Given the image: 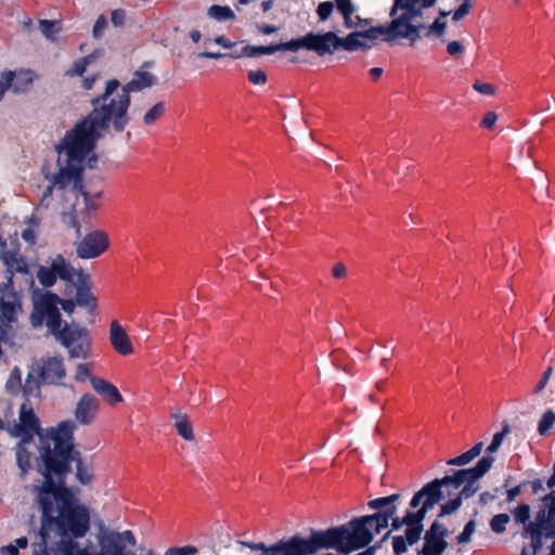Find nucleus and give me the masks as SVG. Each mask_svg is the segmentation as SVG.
Returning a JSON list of instances; mask_svg holds the SVG:
<instances>
[{
  "mask_svg": "<svg viewBox=\"0 0 555 555\" xmlns=\"http://www.w3.org/2000/svg\"><path fill=\"white\" fill-rule=\"evenodd\" d=\"M72 422H61L42 437L41 457L44 463V482L36 487L37 502L42 512L39 541L34 543L35 555H49L47 544L50 531L55 529L62 538H83L90 529L88 507L78 504L63 486L74 447Z\"/></svg>",
  "mask_w": 555,
  "mask_h": 555,
  "instance_id": "f257e3e1",
  "label": "nucleus"
},
{
  "mask_svg": "<svg viewBox=\"0 0 555 555\" xmlns=\"http://www.w3.org/2000/svg\"><path fill=\"white\" fill-rule=\"evenodd\" d=\"M116 79L106 82L104 93L92 100L94 109L60 141L92 166L96 163L95 143L103 130L121 132L129 122L130 95Z\"/></svg>",
  "mask_w": 555,
  "mask_h": 555,
  "instance_id": "f03ea898",
  "label": "nucleus"
},
{
  "mask_svg": "<svg viewBox=\"0 0 555 555\" xmlns=\"http://www.w3.org/2000/svg\"><path fill=\"white\" fill-rule=\"evenodd\" d=\"M436 2L437 0H393L389 24L351 33L346 38L338 37L337 50L356 51L367 48L370 46L365 40L374 41L378 36L387 42L406 39L413 46L421 38V30L425 27L426 10Z\"/></svg>",
  "mask_w": 555,
  "mask_h": 555,
  "instance_id": "7ed1b4c3",
  "label": "nucleus"
},
{
  "mask_svg": "<svg viewBox=\"0 0 555 555\" xmlns=\"http://www.w3.org/2000/svg\"><path fill=\"white\" fill-rule=\"evenodd\" d=\"M55 151L57 152V171L47 175L51 184L43 192L38 210L51 209L65 214V210L59 207V199L76 197L79 194L83 196L87 206L94 208L93 204H89L88 194L82 191V173L87 168H93L94 166L61 142L55 146Z\"/></svg>",
  "mask_w": 555,
  "mask_h": 555,
  "instance_id": "20e7f679",
  "label": "nucleus"
},
{
  "mask_svg": "<svg viewBox=\"0 0 555 555\" xmlns=\"http://www.w3.org/2000/svg\"><path fill=\"white\" fill-rule=\"evenodd\" d=\"M55 299V296H42L36 301L30 317L33 326L44 323L54 338L68 350L69 358L87 359L90 354L87 330L75 323L63 322Z\"/></svg>",
  "mask_w": 555,
  "mask_h": 555,
  "instance_id": "39448f33",
  "label": "nucleus"
},
{
  "mask_svg": "<svg viewBox=\"0 0 555 555\" xmlns=\"http://www.w3.org/2000/svg\"><path fill=\"white\" fill-rule=\"evenodd\" d=\"M494 459L490 455L483 456L476 466L467 469H460L453 476H446L442 479H435L425 485L411 500V507L415 508L421 503L431 501L433 507L441 500L452 499L456 495L464 498L472 496L478 490V480L491 468Z\"/></svg>",
  "mask_w": 555,
  "mask_h": 555,
  "instance_id": "423d86ee",
  "label": "nucleus"
},
{
  "mask_svg": "<svg viewBox=\"0 0 555 555\" xmlns=\"http://www.w3.org/2000/svg\"><path fill=\"white\" fill-rule=\"evenodd\" d=\"M54 427L48 428L44 431H40L39 418L35 414V411L27 402L23 403L20 408L18 420L8 426V431L11 436L20 438L21 443L16 450L17 464L23 473L27 472L30 467L31 454L25 449V444L28 443L35 435L39 436L40 446L39 453L41 454L42 437L52 430ZM41 464L39 465L40 473L44 476L42 470L44 469V463L40 456Z\"/></svg>",
  "mask_w": 555,
  "mask_h": 555,
  "instance_id": "0eeeda50",
  "label": "nucleus"
},
{
  "mask_svg": "<svg viewBox=\"0 0 555 555\" xmlns=\"http://www.w3.org/2000/svg\"><path fill=\"white\" fill-rule=\"evenodd\" d=\"M135 543V538L130 530L119 532L101 526L96 534L98 551L80 548L75 544L64 555H135L127 552V544L134 546Z\"/></svg>",
  "mask_w": 555,
  "mask_h": 555,
  "instance_id": "6e6552de",
  "label": "nucleus"
},
{
  "mask_svg": "<svg viewBox=\"0 0 555 555\" xmlns=\"http://www.w3.org/2000/svg\"><path fill=\"white\" fill-rule=\"evenodd\" d=\"M431 508V501L423 502L422 507L417 512H408L403 518H393L395 514L397 513V508L396 506H391L384 513H376L374 515L363 516L359 519L349 521L347 525L360 521L363 524L366 531L370 533V541H367V543L359 547L362 548L366 546L376 534H378L383 529L388 527L390 519H392V529L398 530L404 525L408 526L413 522H422L423 519L425 518L426 513Z\"/></svg>",
  "mask_w": 555,
  "mask_h": 555,
  "instance_id": "1a4fd4ad",
  "label": "nucleus"
},
{
  "mask_svg": "<svg viewBox=\"0 0 555 555\" xmlns=\"http://www.w3.org/2000/svg\"><path fill=\"white\" fill-rule=\"evenodd\" d=\"M82 272L72 266L61 254L50 256L37 270V280L43 287L53 286L57 279L73 283Z\"/></svg>",
  "mask_w": 555,
  "mask_h": 555,
  "instance_id": "9d476101",
  "label": "nucleus"
},
{
  "mask_svg": "<svg viewBox=\"0 0 555 555\" xmlns=\"http://www.w3.org/2000/svg\"><path fill=\"white\" fill-rule=\"evenodd\" d=\"M528 531L531 533L534 547L540 546L542 535L552 537L555 533V490L543 498L542 508Z\"/></svg>",
  "mask_w": 555,
  "mask_h": 555,
  "instance_id": "9b49d317",
  "label": "nucleus"
},
{
  "mask_svg": "<svg viewBox=\"0 0 555 555\" xmlns=\"http://www.w3.org/2000/svg\"><path fill=\"white\" fill-rule=\"evenodd\" d=\"M34 372L41 383L48 385H63L66 377L64 360L60 356H47L34 364Z\"/></svg>",
  "mask_w": 555,
  "mask_h": 555,
  "instance_id": "f8f14e48",
  "label": "nucleus"
},
{
  "mask_svg": "<svg viewBox=\"0 0 555 555\" xmlns=\"http://www.w3.org/2000/svg\"><path fill=\"white\" fill-rule=\"evenodd\" d=\"M100 400L94 395L85 392L75 403L73 411L74 421L66 420L65 422H72L75 425L74 430L76 429L77 424L81 426H89L95 421L100 412Z\"/></svg>",
  "mask_w": 555,
  "mask_h": 555,
  "instance_id": "ddd939ff",
  "label": "nucleus"
},
{
  "mask_svg": "<svg viewBox=\"0 0 555 555\" xmlns=\"http://www.w3.org/2000/svg\"><path fill=\"white\" fill-rule=\"evenodd\" d=\"M108 246V235L102 230H95L86 234L78 243L76 253L81 259H92L102 255Z\"/></svg>",
  "mask_w": 555,
  "mask_h": 555,
  "instance_id": "4468645a",
  "label": "nucleus"
},
{
  "mask_svg": "<svg viewBox=\"0 0 555 555\" xmlns=\"http://www.w3.org/2000/svg\"><path fill=\"white\" fill-rule=\"evenodd\" d=\"M0 260L7 268L8 282L5 284H12V278L15 272H28V263L26 259L21 255L20 247L15 243L1 244Z\"/></svg>",
  "mask_w": 555,
  "mask_h": 555,
  "instance_id": "2eb2a0df",
  "label": "nucleus"
},
{
  "mask_svg": "<svg viewBox=\"0 0 555 555\" xmlns=\"http://www.w3.org/2000/svg\"><path fill=\"white\" fill-rule=\"evenodd\" d=\"M307 50L315 52L318 55L332 54L337 50L338 36L333 31L323 34L308 33L306 35Z\"/></svg>",
  "mask_w": 555,
  "mask_h": 555,
  "instance_id": "dca6fc26",
  "label": "nucleus"
},
{
  "mask_svg": "<svg viewBox=\"0 0 555 555\" xmlns=\"http://www.w3.org/2000/svg\"><path fill=\"white\" fill-rule=\"evenodd\" d=\"M108 339L113 349L120 356L132 354L134 349L127 330L117 321L109 324Z\"/></svg>",
  "mask_w": 555,
  "mask_h": 555,
  "instance_id": "f3484780",
  "label": "nucleus"
},
{
  "mask_svg": "<svg viewBox=\"0 0 555 555\" xmlns=\"http://www.w3.org/2000/svg\"><path fill=\"white\" fill-rule=\"evenodd\" d=\"M279 51L278 44H271V46H245L242 48L240 52H233V53H217V52H202L198 54L199 57L205 59H221V57H231V59H240V57H255L262 54H272L274 52Z\"/></svg>",
  "mask_w": 555,
  "mask_h": 555,
  "instance_id": "a211bd4d",
  "label": "nucleus"
},
{
  "mask_svg": "<svg viewBox=\"0 0 555 555\" xmlns=\"http://www.w3.org/2000/svg\"><path fill=\"white\" fill-rule=\"evenodd\" d=\"M72 284L76 287V304L91 310L95 309L96 298L91 293L89 275L82 271Z\"/></svg>",
  "mask_w": 555,
  "mask_h": 555,
  "instance_id": "6ab92c4d",
  "label": "nucleus"
},
{
  "mask_svg": "<svg viewBox=\"0 0 555 555\" xmlns=\"http://www.w3.org/2000/svg\"><path fill=\"white\" fill-rule=\"evenodd\" d=\"M91 387L96 395L102 397L111 405L120 403L124 400L117 387L102 377L93 378L91 380Z\"/></svg>",
  "mask_w": 555,
  "mask_h": 555,
  "instance_id": "aec40b11",
  "label": "nucleus"
},
{
  "mask_svg": "<svg viewBox=\"0 0 555 555\" xmlns=\"http://www.w3.org/2000/svg\"><path fill=\"white\" fill-rule=\"evenodd\" d=\"M156 83V77L149 72L138 70L133 74L132 79L119 89L129 94L130 92H138L145 88H150Z\"/></svg>",
  "mask_w": 555,
  "mask_h": 555,
  "instance_id": "412c9836",
  "label": "nucleus"
},
{
  "mask_svg": "<svg viewBox=\"0 0 555 555\" xmlns=\"http://www.w3.org/2000/svg\"><path fill=\"white\" fill-rule=\"evenodd\" d=\"M337 11L343 15L346 27L353 28L360 24V17H352L356 12V7L351 0H335Z\"/></svg>",
  "mask_w": 555,
  "mask_h": 555,
  "instance_id": "4be33fe9",
  "label": "nucleus"
},
{
  "mask_svg": "<svg viewBox=\"0 0 555 555\" xmlns=\"http://www.w3.org/2000/svg\"><path fill=\"white\" fill-rule=\"evenodd\" d=\"M443 535V532L440 535L426 534L422 553L424 555H441L447 547Z\"/></svg>",
  "mask_w": 555,
  "mask_h": 555,
  "instance_id": "5701e85b",
  "label": "nucleus"
},
{
  "mask_svg": "<svg viewBox=\"0 0 555 555\" xmlns=\"http://www.w3.org/2000/svg\"><path fill=\"white\" fill-rule=\"evenodd\" d=\"M172 417L175 420V427H176L178 434L184 440L193 441L194 440L193 426H192V423L188 420V417L184 414H181L180 412H175L172 414Z\"/></svg>",
  "mask_w": 555,
  "mask_h": 555,
  "instance_id": "b1692460",
  "label": "nucleus"
},
{
  "mask_svg": "<svg viewBox=\"0 0 555 555\" xmlns=\"http://www.w3.org/2000/svg\"><path fill=\"white\" fill-rule=\"evenodd\" d=\"M482 449H483V443L478 442L472 449L464 452L463 454L449 460L448 464L449 465H457V466L468 464L469 462H472L475 457H477L481 453Z\"/></svg>",
  "mask_w": 555,
  "mask_h": 555,
  "instance_id": "393cba45",
  "label": "nucleus"
},
{
  "mask_svg": "<svg viewBox=\"0 0 555 555\" xmlns=\"http://www.w3.org/2000/svg\"><path fill=\"white\" fill-rule=\"evenodd\" d=\"M76 478L82 485H89L93 480V467L81 459L76 460Z\"/></svg>",
  "mask_w": 555,
  "mask_h": 555,
  "instance_id": "a878e982",
  "label": "nucleus"
},
{
  "mask_svg": "<svg viewBox=\"0 0 555 555\" xmlns=\"http://www.w3.org/2000/svg\"><path fill=\"white\" fill-rule=\"evenodd\" d=\"M92 371H93L92 363H87V362L79 363V364H77V366L75 369L74 379L77 383H85V382L89 380V383L91 384V380L93 378L100 377V376L94 375L92 373Z\"/></svg>",
  "mask_w": 555,
  "mask_h": 555,
  "instance_id": "bb28decb",
  "label": "nucleus"
},
{
  "mask_svg": "<svg viewBox=\"0 0 555 555\" xmlns=\"http://www.w3.org/2000/svg\"><path fill=\"white\" fill-rule=\"evenodd\" d=\"M207 15L210 18L216 20V21H227V20L235 18V14L230 7H227V5L222 7V5H218V4L211 5L207 10Z\"/></svg>",
  "mask_w": 555,
  "mask_h": 555,
  "instance_id": "cd10ccee",
  "label": "nucleus"
},
{
  "mask_svg": "<svg viewBox=\"0 0 555 555\" xmlns=\"http://www.w3.org/2000/svg\"><path fill=\"white\" fill-rule=\"evenodd\" d=\"M39 29L47 39L54 40L61 33L62 25L56 21L41 20L39 21Z\"/></svg>",
  "mask_w": 555,
  "mask_h": 555,
  "instance_id": "c85d7f7f",
  "label": "nucleus"
},
{
  "mask_svg": "<svg viewBox=\"0 0 555 555\" xmlns=\"http://www.w3.org/2000/svg\"><path fill=\"white\" fill-rule=\"evenodd\" d=\"M28 546L26 537L16 539L13 543L0 547L1 555H20V550H25Z\"/></svg>",
  "mask_w": 555,
  "mask_h": 555,
  "instance_id": "c756f323",
  "label": "nucleus"
},
{
  "mask_svg": "<svg viewBox=\"0 0 555 555\" xmlns=\"http://www.w3.org/2000/svg\"><path fill=\"white\" fill-rule=\"evenodd\" d=\"M433 8H434V5L431 7V9H433ZM429 10H430V8L426 10V16H425V20H424V21H425V27L421 30V33H422L424 29H426V28H427L426 36H428V37H429V36H438V37H439V36H441V35L444 33L446 27H447V24H446V22L441 21L440 18H436V20L434 21V23H433V24H430V25L427 27V21H428V18H429V16H428V11H429Z\"/></svg>",
  "mask_w": 555,
  "mask_h": 555,
  "instance_id": "7c9ffc66",
  "label": "nucleus"
},
{
  "mask_svg": "<svg viewBox=\"0 0 555 555\" xmlns=\"http://www.w3.org/2000/svg\"><path fill=\"white\" fill-rule=\"evenodd\" d=\"M16 74L12 70H4L0 75V101L3 99L5 92L12 87L15 92L18 91L16 86H13V80Z\"/></svg>",
  "mask_w": 555,
  "mask_h": 555,
  "instance_id": "2f4dec72",
  "label": "nucleus"
},
{
  "mask_svg": "<svg viewBox=\"0 0 555 555\" xmlns=\"http://www.w3.org/2000/svg\"><path fill=\"white\" fill-rule=\"evenodd\" d=\"M555 425V413L552 410H547L541 416L538 424V431L541 436H545Z\"/></svg>",
  "mask_w": 555,
  "mask_h": 555,
  "instance_id": "473e14b6",
  "label": "nucleus"
},
{
  "mask_svg": "<svg viewBox=\"0 0 555 555\" xmlns=\"http://www.w3.org/2000/svg\"><path fill=\"white\" fill-rule=\"evenodd\" d=\"M165 104L163 102L156 103L150 111L143 116V122L145 125H153L159 117L165 113Z\"/></svg>",
  "mask_w": 555,
  "mask_h": 555,
  "instance_id": "72a5a7b5",
  "label": "nucleus"
},
{
  "mask_svg": "<svg viewBox=\"0 0 555 555\" xmlns=\"http://www.w3.org/2000/svg\"><path fill=\"white\" fill-rule=\"evenodd\" d=\"M507 434H509V426H508L507 423H504L502 430L496 433L493 436V439H492L491 443L487 448V452L488 453L496 452L498 449L501 447V444H502V442H503V440H504V438L506 437Z\"/></svg>",
  "mask_w": 555,
  "mask_h": 555,
  "instance_id": "f704fd0d",
  "label": "nucleus"
},
{
  "mask_svg": "<svg viewBox=\"0 0 555 555\" xmlns=\"http://www.w3.org/2000/svg\"><path fill=\"white\" fill-rule=\"evenodd\" d=\"M279 51H293L296 52L300 49H307L306 35L304 37L292 39L291 41L279 43Z\"/></svg>",
  "mask_w": 555,
  "mask_h": 555,
  "instance_id": "c9c22d12",
  "label": "nucleus"
},
{
  "mask_svg": "<svg viewBox=\"0 0 555 555\" xmlns=\"http://www.w3.org/2000/svg\"><path fill=\"white\" fill-rule=\"evenodd\" d=\"M423 530L422 522H413L406 526L405 539L409 544H414L420 540Z\"/></svg>",
  "mask_w": 555,
  "mask_h": 555,
  "instance_id": "e433bc0d",
  "label": "nucleus"
},
{
  "mask_svg": "<svg viewBox=\"0 0 555 555\" xmlns=\"http://www.w3.org/2000/svg\"><path fill=\"white\" fill-rule=\"evenodd\" d=\"M23 392L26 397H39V395H40L39 380L33 378L29 375L23 386Z\"/></svg>",
  "mask_w": 555,
  "mask_h": 555,
  "instance_id": "4c0bfd02",
  "label": "nucleus"
},
{
  "mask_svg": "<svg viewBox=\"0 0 555 555\" xmlns=\"http://www.w3.org/2000/svg\"><path fill=\"white\" fill-rule=\"evenodd\" d=\"M507 522H509V516L507 514H498L491 519L490 526L495 533H502L505 531Z\"/></svg>",
  "mask_w": 555,
  "mask_h": 555,
  "instance_id": "58836bf2",
  "label": "nucleus"
},
{
  "mask_svg": "<svg viewBox=\"0 0 555 555\" xmlns=\"http://www.w3.org/2000/svg\"><path fill=\"white\" fill-rule=\"evenodd\" d=\"M463 495H456L455 498L449 499L448 502L441 505L440 516L450 515L455 512L462 504Z\"/></svg>",
  "mask_w": 555,
  "mask_h": 555,
  "instance_id": "ea45409f",
  "label": "nucleus"
},
{
  "mask_svg": "<svg viewBox=\"0 0 555 555\" xmlns=\"http://www.w3.org/2000/svg\"><path fill=\"white\" fill-rule=\"evenodd\" d=\"M90 62V57H82L77 60L73 66L66 72L68 76H82Z\"/></svg>",
  "mask_w": 555,
  "mask_h": 555,
  "instance_id": "a19ab883",
  "label": "nucleus"
},
{
  "mask_svg": "<svg viewBox=\"0 0 555 555\" xmlns=\"http://www.w3.org/2000/svg\"><path fill=\"white\" fill-rule=\"evenodd\" d=\"M21 382L22 373L18 367H14L7 382V389L11 392H14L18 387H21Z\"/></svg>",
  "mask_w": 555,
  "mask_h": 555,
  "instance_id": "79ce46f5",
  "label": "nucleus"
},
{
  "mask_svg": "<svg viewBox=\"0 0 555 555\" xmlns=\"http://www.w3.org/2000/svg\"><path fill=\"white\" fill-rule=\"evenodd\" d=\"M198 548L193 545L176 546L168 548L164 555H196Z\"/></svg>",
  "mask_w": 555,
  "mask_h": 555,
  "instance_id": "37998d69",
  "label": "nucleus"
},
{
  "mask_svg": "<svg viewBox=\"0 0 555 555\" xmlns=\"http://www.w3.org/2000/svg\"><path fill=\"white\" fill-rule=\"evenodd\" d=\"M335 1H324L318 5L317 14L320 21H326L333 13Z\"/></svg>",
  "mask_w": 555,
  "mask_h": 555,
  "instance_id": "c03bdc74",
  "label": "nucleus"
},
{
  "mask_svg": "<svg viewBox=\"0 0 555 555\" xmlns=\"http://www.w3.org/2000/svg\"><path fill=\"white\" fill-rule=\"evenodd\" d=\"M473 8V0H464V2L454 11L453 21L457 22L466 16Z\"/></svg>",
  "mask_w": 555,
  "mask_h": 555,
  "instance_id": "a18cd8bd",
  "label": "nucleus"
},
{
  "mask_svg": "<svg viewBox=\"0 0 555 555\" xmlns=\"http://www.w3.org/2000/svg\"><path fill=\"white\" fill-rule=\"evenodd\" d=\"M248 79L253 85H264L267 82V74L261 69L249 70Z\"/></svg>",
  "mask_w": 555,
  "mask_h": 555,
  "instance_id": "49530a36",
  "label": "nucleus"
},
{
  "mask_svg": "<svg viewBox=\"0 0 555 555\" xmlns=\"http://www.w3.org/2000/svg\"><path fill=\"white\" fill-rule=\"evenodd\" d=\"M473 88L477 92H479L481 94H486V95H493L495 93V88L493 85L488 83V82H482L479 80H476L474 82Z\"/></svg>",
  "mask_w": 555,
  "mask_h": 555,
  "instance_id": "de8ad7c7",
  "label": "nucleus"
},
{
  "mask_svg": "<svg viewBox=\"0 0 555 555\" xmlns=\"http://www.w3.org/2000/svg\"><path fill=\"white\" fill-rule=\"evenodd\" d=\"M474 531H475V521L474 520H469L465 525L462 533L457 537L459 543H467L470 540V537H472Z\"/></svg>",
  "mask_w": 555,
  "mask_h": 555,
  "instance_id": "09e8293b",
  "label": "nucleus"
},
{
  "mask_svg": "<svg viewBox=\"0 0 555 555\" xmlns=\"http://www.w3.org/2000/svg\"><path fill=\"white\" fill-rule=\"evenodd\" d=\"M447 52L453 57H459L464 52V46L457 41H450L447 46Z\"/></svg>",
  "mask_w": 555,
  "mask_h": 555,
  "instance_id": "8fccbe9b",
  "label": "nucleus"
},
{
  "mask_svg": "<svg viewBox=\"0 0 555 555\" xmlns=\"http://www.w3.org/2000/svg\"><path fill=\"white\" fill-rule=\"evenodd\" d=\"M406 544H408V541L403 537L398 535L392 539L393 552L397 555H401L406 551Z\"/></svg>",
  "mask_w": 555,
  "mask_h": 555,
  "instance_id": "3c124183",
  "label": "nucleus"
},
{
  "mask_svg": "<svg viewBox=\"0 0 555 555\" xmlns=\"http://www.w3.org/2000/svg\"><path fill=\"white\" fill-rule=\"evenodd\" d=\"M126 20V12L122 9H116L111 13V22L114 26H122Z\"/></svg>",
  "mask_w": 555,
  "mask_h": 555,
  "instance_id": "603ef678",
  "label": "nucleus"
},
{
  "mask_svg": "<svg viewBox=\"0 0 555 555\" xmlns=\"http://www.w3.org/2000/svg\"><path fill=\"white\" fill-rule=\"evenodd\" d=\"M498 118H499V116H498V114H496V113H494V112H488V113L483 116V118H482V120H481L480 126H481V127H483V128H486V129H492V128L495 126V124H496V121H498Z\"/></svg>",
  "mask_w": 555,
  "mask_h": 555,
  "instance_id": "864d4df0",
  "label": "nucleus"
},
{
  "mask_svg": "<svg viewBox=\"0 0 555 555\" xmlns=\"http://www.w3.org/2000/svg\"><path fill=\"white\" fill-rule=\"evenodd\" d=\"M106 26H107V21H106L105 16L104 15H100L98 17V20L95 21V24L93 26V31H92L93 36L95 38L101 37L103 31H104V29L106 28Z\"/></svg>",
  "mask_w": 555,
  "mask_h": 555,
  "instance_id": "5fc2aeb1",
  "label": "nucleus"
},
{
  "mask_svg": "<svg viewBox=\"0 0 555 555\" xmlns=\"http://www.w3.org/2000/svg\"><path fill=\"white\" fill-rule=\"evenodd\" d=\"M22 237L25 242L34 245L37 240V230L35 227L29 225L22 232Z\"/></svg>",
  "mask_w": 555,
  "mask_h": 555,
  "instance_id": "6e6d98bb",
  "label": "nucleus"
},
{
  "mask_svg": "<svg viewBox=\"0 0 555 555\" xmlns=\"http://www.w3.org/2000/svg\"><path fill=\"white\" fill-rule=\"evenodd\" d=\"M54 296L56 297V299H55V305H56L57 302H60V305H61L62 309H63L65 312H67V313H72V312L74 311V309H75V305H77V304H76V300H75V301H74V300H70V299H69V300H64V299H62V300H61V299H59V297H57L56 295H54Z\"/></svg>",
  "mask_w": 555,
  "mask_h": 555,
  "instance_id": "4d7b16f0",
  "label": "nucleus"
},
{
  "mask_svg": "<svg viewBox=\"0 0 555 555\" xmlns=\"http://www.w3.org/2000/svg\"><path fill=\"white\" fill-rule=\"evenodd\" d=\"M332 272H333V275H334L336 279H343V278H345V276H346V274H347L346 267H345L343 263H340V262L336 263V264L333 267Z\"/></svg>",
  "mask_w": 555,
  "mask_h": 555,
  "instance_id": "13d9d810",
  "label": "nucleus"
},
{
  "mask_svg": "<svg viewBox=\"0 0 555 555\" xmlns=\"http://www.w3.org/2000/svg\"><path fill=\"white\" fill-rule=\"evenodd\" d=\"M389 505L388 502H387V499L386 496L385 498H378V499H375V500H372L369 502V506L373 509H379L382 507H385Z\"/></svg>",
  "mask_w": 555,
  "mask_h": 555,
  "instance_id": "bf43d9fd",
  "label": "nucleus"
},
{
  "mask_svg": "<svg viewBox=\"0 0 555 555\" xmlns=\"http://www.w3.org/2000/svg\"><path fill=\"white\" fill-rule=\"evenodd\" d=\"M214 41H215L217 44H219V46H221V47H223V48H225V49H231V48H233V47L235 46V42H232V41L228 40V39H227V38H224L223 36H218V37H216V38L214 39Z\"/></svg>",
  "mask_w": 555,
  "mask_h": 555,
  "instance_id": "052dcab7",
  "label": "nucleus"
},
{
  "mask_svg": "<svg viewBox=\"0 0 555 555\" xmlns=\"http://www.w3.org/2000/svg\"><path fill=\"white\" fill-rule=\"evenodd\" d=\"M258 30L264 35L273 34L278 30V28L273 25L260 24L257 26Z\"/></svg>",
  "mask_w": 555,
  "mask_h": 555,
  "instance_id": "680f3d73",
  "label": "nucleus"
},
{
  "mask_svg": "<svg viewBox=\"0 0 555 555\" xmlns=\"http://www.w3.org/2000/svg\"><path fill=\"white\" fill-rule=\"evenodd\" d=\"M507 498H506V501L507 502H512L515 500V498L520 493V486H516L509 490H507Z\"/></svg>",
  "mask_w": 555,
  "mask_h": 555,
  "instance_id": "e2e57ef3",
  "label": "nucleus"
},
{
  "mask_svg": "<svg viewBox=\"0 0 555 555\" xmlns=\"http://www.w3.org/2000/svg\"><path fill=\"white\" fill-rule=\"evenodd\" d=\"M98 79V76L93 75L91 77H87L83 79L82 81V87L86 89V90H90L92 89L95 80Z\"/></svg>",
  "mask_w": 555,
  "mask_h": 555,
  "instance_id": "0e129e2a",
  "label": "nucleus"
},
{
  "mask_svg": "<svg viewBox=\"0 0 555 555\" xmlns=\"http://www.w3.org/2000/svg\"><path fill=\"white\" fill-rule=\"evenodd\" d=\"M551 374V369H548L542 376L538 387H537V391H540L544 388V386L546 385L547 383V379H548V376Z\"/></svg>",
  "mask_w": 555,
  "mask_h": 555,
  "instance_id": "69168bd1",
  "label": "nucleus"
},
{
  "mask_svg": "<svg viewBox=\"0 0 555 555\" xmlns=\"http://www.w3.org/2000/svg\"><path fill=\"white\" fill-rule=\"evenodd\" d=\"M384 70L380 67H373L370 69V75L374 80H377L382 75Z\"/></svg>",
  "mask_w": 555,
  "mask_h": 555,
  "instance_id": "338daca9",
  "label": "nucleus"
},
{
  "mask_svg": "<svg viewBox=\"0 0 555 555\" xmlns=\"http://www.w3.org/2000/svg\"><path fill=\"white\" fill-rule=\"evenodd\" d=\"M440 529H441V526L437 522H434L430 527L429 532H427V534L440 535V533L442 532Z\"/></svg>",
  "mask_w": 555,
  "mask_h": 555,
  "instance_id": "774afa93",
  "label": "nucleus"
}]
</instances>
